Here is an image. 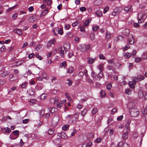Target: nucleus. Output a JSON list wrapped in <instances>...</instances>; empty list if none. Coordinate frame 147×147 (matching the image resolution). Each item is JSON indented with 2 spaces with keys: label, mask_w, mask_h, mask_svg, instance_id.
Wrapping results in <instances>:
<instances>
[{
  "label": "nucleus",
  "mask_w": 147,
  "mask_h": 147,
  "mask_svg": "<svg viewBox=\"0 0 147 147\" xmlns=\"http://www.w3.org/2000/svg\"><path fill=\"white\" fill-rule=\"evenodd\" d=\"M99 57L100 58V59H102L103 60H104L105 59V58L104 57V56L101 54H100L99 55Z\"/></svg>",
  "instance_id": "64"
},
{
  "label": "nucleus",
  "mask_w": 147,
  "mask_h": 147,
  "mask_svg": "<svg viewBox=\"0 0 147 147\" xmlns=\"http://www.w3.org/2000/svg\"><path fill=\"white\" fill-rule=\"evenodd\" d=\"M138 81H141L142 80H144L145 78V77L144 76L142 75L138 76Z\"/></svg>",
  "instance_id": "46"
},
{
  "label": "nucleus",
  "mask_w": 147,
  "mask_h": 147,
  "mask_svg": "<svg viewBox=\"0 0 147 147\" xmlns=\"http://www.w3.org/2000/svg\"><path fill=\"white\" fill-rule=\"evenodd\" d=\"M55 108L53 107H50L49 108V112L50 113H53L55 112Z\"/></svg>",
  "instance_id": "36"
},
{
  "label": "nucleus",
  "mask_w": 147,
  "mask_h": 147,
  "mask_svg": "<svg viewBox=\"0 0 147 147\" xmlns=\"http://www.w3.org/2000/svg\"><path fill=\"white\" fill-rule=\"evenodd\" d=\"M48 9L47 8H46L41 13L40 16L41 17L45 16L47 14L49 11H48Z\"/></svg>",
  "instance_id": "19"
},
{
  "label": "nucleus",
  "mask_w": 147,
  "mask_h": 147,
  "mask_svg": "<svg viewBox=\"0 0 147 147\" xmlns=\"http://www.w3.org/2000/svg\"><path fill=\"white\" fill-rule=\"evenodd\" d=\"M102 140L101 138H98L96 139L95 140L94 142L97 143H99Z\"/></svg>",
  "instance_id": "48"
},
{
  "label": "nucleus",
  "mask_w": 147,
  "mask_h": 147,
  "mask_svg": "<svg viewBox=\"0 0 147 147\" xmlns=\"http://www.w3.org/2000/svg\"><path fill=\"white\" fill-rule=\"evenodd\" d=\"M79 114L80 113L79 112H77L73 116L71 117V119L72 120L74 118H75V121H76L78 119V116Z\"/></svg>",
  "instance_id": "20"
},
{
  "label": "nucleus",
  "mask_w": 147,
  "mask_h": 147,
  "mask_svg": "<svg viewBox=\"0 0 147 147\" xmlns=\"http://www.w3.org/2000/svg\"><path fill=\"white\" fill-rule=\"evenodd\" d=\"M57 135L63 139H65L67 138V136L64 132L58 133Z\"/></svg>",
  "instance_id": "7"
},
{
  "label": "nucleus",
  "mask_w": 147,
  "mask_h": 147,
  "mask_svg": "<svg viewBox=\"0 0 147 147\" xmlns=\"http://www.w3.org/2000/svg\"><path fill=\"white\" fill-rule=\"evenodd\" d=\"M102 3L101 0H96L94 1V4L95 6H98L100 5Z\"/></svg>",
  "instance_id": "21"
},
{
  "label": "nucleus",
  "mask_w": 147,
  "mask_h": 147,
  "mask_svg": "<svg viewBox=\"0 0 147 147\" xmlns=\"http://www.w3.org/2000/svg\"><path fill=\"white\" fill-rule=\"evenodd\" d=\"M122 10V8L121 7H118L115 8L112 13V15L115 16L118 15Z\"/></svg>",
  "instance_id": "4"
},
{
  "label": "nucleus",
  "mask_w": 147,
  "mask_h": 147,
  "mask_svg": "<svg viewBox=\"0 0 147 147\" xmlns=\"http://www.w3.org/2000/svg\"><path fill=\"white\" fill-rule=\"evenodd\" d=\"M4 130L5 131L6 133H9L11 131V130L10 129V128H9L8 127H5L4 128Z\"/></svg>",
  "instance_id": "45"
},
{
  "label": "nucleus",
  "mask_w": 147,
  "mask_h": 147,
  "mask_svg": "<svg viewBox=\"0 0 147 147\" xmlns=\"http://www.w3.org/2000/svg\"><path fill=\"white\" fill-rule=\"evenodd\" d=\"M19 131L18 130L13 131L10 134L9 137L11 140L16 139L19 136Z\"/></svg>",
  "instance_id": "2"
},
{
  "label": "nucleus",
  "mask_w": 147,
  "mask_h": 147,
  "mask_svg": "<svg viewBox=\"0 0 147 147\" xmlns=\"http://www.w3.org/2000/svg\"><path fill=\"white\" fill-rule=\"evenodd\" d=\"M92 77V78L93 80L94 81H95L96 79V76L97 75L94 72H92V74H91Z\"/></svg>",
  "instance_id": "30"
},
{
  "label": "nucleus",
  "mask_w": 147,
  "mask_h": 147,
  "mask_svg": "<svg viewBox=\"0 0 147 147\" xmlns=\"http://www.w3.org/2000/svg\"><path fill=\"white\" fill-rule=\"evenodd\" d=\"M85 45H82L80 46V50L81 51L83 52L84 51L86 50V49L85 48Z\"/></svg>",
  "instance_id": "28"
},
{
  "label": "nucleus",
  "mask_w": 147,
  "mask_h": 147,
  "mask_svg": "<svg viewBox=\"0 0 147 147\" xmlns=\"http://www.w3.org/2000/svg\"><path fill=\"white\" fill-rule=\"evenodd\" d=\"M123 33L125 35L127 36L129 34V31L128 29H126L124 30Z\"/></svg>",
  "instance_id": "38"
},
{
  "label": "nucleus",
  "mask_w": 147,
  "mask_h": 147,
  "mask_svg": "<svg viewBox=\"0 0 147 147\" xmlns=\"http://www.w3.org/2000/svg\"><path fill=\"white\" fill-rule=\"evenodd\" d=\"M96 59V58L93 59L90 57H88V61L89 64H92Z\"/></svg>",
  "instance_id": "17"
},
{
  "label": "nucleus",
  "mask_w": 147,
  "mask_h": 147,
  "mask_svg": "<svg viewBox=\"0 0 147 147\" xmlns=\"http://www.w3.org/2000/svg\"><path fill=\"white\" fill-rule=\"evenodd\" d=\"M35 57L40 60H41L42 59V57L38 54H36Z\"/></svg>",
  "instance_id": "63"
},
{
  "label": "nucleus",
  "mask_w": 147,
  "mask_h": 147,
  "mask_svg": "<svg viewBox=\"0 0 147 147\" xmlns=\"http://www.w3.org/2000/svg\"><path fill=\"white\" fill-rule=\"evenodd\" d=\"M111 84L110 83L107 84L106 86L108 90H110L111 89Z\"/></svg>",
  "instance_id": "52"
},
{
  "label": "nucleus",
  "mask_w": 147,
  "mask_h": 147,
  "mask_svg": "<svg viewBox=\"0 0 147 147\" xmlns=\"http://www.w3.org/2000/svg\"><path fill=\"white\" fill-rule=\"evenodd\" d=\"M36 20V17L35 16H32L29 18V20L30 22H33Z\"/></svg>",
  "instance_id": "23"
},
{
  "label": "nucleus",
  "mask_w": 147,
  "mask_h": 147,
  "mask_svg": "<svg viewBox=\"0 0 147 147\" xmlns=\"http://www.w3.org/2000/svg\"><path fill=\"white\" fill-rule=\"evenodd\" d=\"M42 47V46L40 45H37L35 48L36 51H38Z\"/></svg>",
  "instance_id": "57"
},
{
  "label": "nucleus",
  "mask_w": 147,
  "mask_h": 147,
  "mask_svg": "<svg viewBox=\"0 0 147 147\" xmlns=\"http://www.w3.org/2000/svg\"><path fill=\"white\" fill-rule=\"evenodd\" d=\"M58 27H55L53 29V31L54 34L55 35H57L58 34L57 33V32H58Z\"/></svg>",
  "instance_id": "27"
},
{
  "label": "nucleus",
  "mask_w": 147,
  "mask_h": 147,
  "mask_svg": "<svg viewBox=\"0 0 147 147\" xmlns=\"http://www.w3.org/2000/svg\"><path fill=\"white\" fill-rule=\"evenodd\" d=\"M90 21H91V20ZM89 23L90 21L87 20L84 23L83 25H80L79 27L80 29V31L83 32H85V28L88 27L89 26Z\"/></svg>",
  "instance_id": "1"
},
{
  "label": "nucleus",
  "mask_w": 147,
  "mask_h": 147,
  "mask_svg": "<svg viewBox=\"0 0 147 147\" xmlns=\"http://www.w3.org/2000/svg\"><path fill=\"white\" fill-rule=\"evenodd\" d=\"M124 10L127 13L131 12L132 11V7L130 5L126 6L124 8Z\"/></svg>",
  "instance_id": "8"
},
{
  "label": "nucleus",
  "mask_w": 147,
  "mask_h": 147,
  "mask_svg": "<svg viewBox=\"0 0 147 147\" xmlns=\"http://www.w3.org/2000/svg\"><path fill=\"white\" fill-rule=\"evenodd\" d=\"M69 126L68 125H65L63 126L62 129L64 131H65L68 129Z\"/></svg>",
  "instance_id": "41"
},
{
  "label": "nucleus",
  "mask_w": 147,
  "mask_h": 147,
  "mask_svg": "<svg viewBox=\"0 0 147 147\" xmlns=\"http://www.w3.org/2000/svg\"><path fill=\"white\" fill-rule=\"evenodd\" d=\"M65 95L66 98H67L68 100H70L71 98L69 96V94L67 92L65 93Z\"/></svg>",
  "instance_id": "60"
},
{
  "label": "nucleus",
  "mask_w": 147,
  "mask_h": 147,
  "mask_svg": "<svg viewBox=\"0 0 147 147\" xmlns=\"http://www.w3.org/2000/svg\"><path fill=\"white\" fill-rule=\"evenodd\" d=\"M98 68L100 71H102L103 68V65H98Z\"/></svg>",
  "instance_id": "58"
},
{
  "label": "nucleus",
  "mask_w": 147,
  "mask_h": 147,
  "mask_svg": "<svg viewBox=\"0 0 147 147\" xmlns=\"http://www.w3.org/2000/svg\"><path fill=\"white\" fill-rule=\"evenodd\" d=\"M108 62L109 64H114V61L113 59H109L108 61Z\"/></svg>",
  "instance_id": "62"
},
{
  "label": "nucleus",
  "mask_w": 147,
  "mask_h": 147,
  "mask_svg": "<svg viewBox=\"0 0 147 147\" xmlns=\"http://www.w3.org/2000/svg\"><path fill=\"white\" fill-rule=\"evenodd\" d=\"M59 121V119L57 117H54L53 118L52 120V123L55 124Z\"/></svg>",
  "instance_id": "22"
},
{
  "label": "nucleus",
  "mask_w": 147,
  "mask_h": 147,
  "mask_svg": "<svg viewBox=\"0 0 147 147\" xmlns=\"http://www.w3.org/2000/svg\"><path fill=\"white\" fill-rule=\"evenodd\" d=\"M67 65V63L66 61H63L62 63L60 64L59 67L62 68L63 67H65Z\"/></svg>",
  "instance_id": "26"
},
{
  "label": "nucleus",
  "mask_w": 147,
  "mask_h": 147,
  "mask_svg": "<svg viewBox=\"0 0 147 147\" xmlns=\"http://www.w3.org/2000/svg\"><path fill=\"white\" fill-rule=\"evenodd\" d=\"M9 74V72L7 71H5L2 73V76L3 77H5L6 76H8Z\"/></svg>",
  "instance_id": "37"
},
{
  "label": "nucleus",
  "mask_w": 147,
  "mask_h": 147,
  "mask_svg": "<svg viewBox=\"0 0 147 147\" xmlns=\"http://www.w3.org/2000/svg\"><path fill=\"white\" fill-rule=\"evenodd\" d=\"M60 54L61 56H63L64 54V51L62 50V47L60 48Z\"/></svg>",
  "instance_id": "61"
},
{
  "label": "nucleus",
  "mask_w": 147,
  "mask_h": 147,
  "mask_svg": "<svg viewBox=\"0 0 147 147\" xmlns=\"http://www.w3.org/2000/svg\"><path fill=\"white\" fill-rule=\"evenodd\" d=\"M100 97H102L104 96H105V92L103 90H101L100 92Z\"/></svg>",
  "instance_id": "50"
},
{
  "label": "nucleus",
  "mask_w": 147,
  "mask_h": 147,
  "mask_svg": "<svg viewBox=\"0 0 147 147\" xmlns=\"http://www.w3.org/2000/svg\"><path fill=\"white\" fill-rule=\"evenodd\" d=\"M47 97L46 94H42L40 95V98L41 99L43 100Z\"/></svg>",
  "instance_id": "54"
},
{
  "label": "nucleus",
  "mask_w": 147,
  "mask_h": 147,
  "mask_svg": "<svg viewBox=\"0 0 147 147\" xmlns=\"http://www.w3.org/2000/svg\"><path fill=\"white\" fill-rule=\"evenodd\" d=\"M73 71L74 68L72 67H70L69 68L67 71L68 73H71L73 72Z\"/></svg>",
  "instance_id": "55"
},
{
  "label": "nucleus",
  "mask_w": 147,
  "mask_h": 147,
  "mask_svg": "<svg viewBox=\"0 0 147 147\" xmlns=\"http://www.w3.org/2000/svg\"><path fill=\"white\" fill-rule=\"evenodd\" d=\"M28 84L26 82L22 83L21 85V88L22 89H26L27 86Z\"/></svg>",
  "instance_id": "31"
},
{
  "label": "nucleus",
  "mask_w": 147,
  "mask_h": 147,
  "mask_svg": "<svg viewBox=\"0 0 147 147\" xmlns=\"http://www.w3.org/2000/svg\"><path fill=\"white\" fill-rule=\"evenodd\" d=\"M123 37L121 36H119L116 38V39L115 40V41L117 42V41H119L122 40L123 39Z\"/></svg>",
  "instance_id": "35"
},
{
  "label": "nucleus",
  "mask_w": 147,
  "mask_h": 147,
  "mask_svg": "<svg viewBox=\"0 0 147 147\" xmlns=\"http://www.w3.org/2000/svg\"><path fill=\"white\" fill-rule=\"evenodd\" d=\"M78 21H77L74 23H73L72 25L73 27H75L77 26H78Z\"/></svg>",
  "instance_id": "56"
},
{
  "label": "nucleus",
  "mask_w": 147,
  "mask_h": 147,
  "mask_svg": "<svg viewBox=\"0 0 147 147\" xmlns=\"http://www.w3.org/2000/svg\"><path fill=\"white\" fill-rule=\"evenodd\" d=\"M99 28V26H93L92 27V30L94 31H96Z\"/></svg>",
  "instance_id": "42"
},
{
  "label": "nucleus",
  "mask_w": 147,
  "mask_h": 147,
  "mask_svg": "<svg viewBox=\"0 0 147 147\" xmlns=\"http://www.w3.org/2000/svg\"><path fill=\"white\" fill-rule=\"evenodd\" d=\"M92 144V143L91 142H85L82 144V147H90Z\"/></svg>",
  "instance_id": "12"
},
{
  "label": "nucleus",
  "mask_w": 147,
  "mask_h": 147,
  "mask_svg": "<svg viewBox=\"0 0 147 147\" xmlns=\"http://www.w3.org/2000/svg\"><path fill=\"white\" fill-rule=\"evenodd\" d=\"M131 122L130 120L127 121L125 124V127L127 129V131H129L130 130V127L129 125Z\"/></svg>",
  "instance_id": "13"
},
{
  "label": "nucleus",
  "mask_w": 147,
  "mask_h": 147,
  "mask_svg": "<svg viewBox=\"0 0 147 147\" xmlns=\"http://www.w3.org/2000/svg\"><path fill=\"white\" fill-rule=\"evenodd\" d=\"M132 81H129V86L131 89L134 88V85L136 84V82L138 81V78L134 77L132 78Z\"/></svg>",
  "instance_id": "3"
},
{
  "label": "nucleus",
  "mask_w": 147,
  "mask_h": 147,
  "mask_svg": "<svg viewBox=\"0 0 147 147\" xmlns=\"http://www.w3.org/2000/svg\"><path fill=\"white\" fill-rule=\"evenodd\" d=\"M95 14L98 17H100L102 16V11L100 10H98L95 12Z\"/></svg>",
  "instance_id": "18"
},
{
  "label": "nucleus",
  "mask_w": 147,
  "mask_h": 147,
  "mask_svg": "<svg viewBox=\"0 0 147 147\" xmlns=\"http://www.w3.org/2000/svg\"><path fill=\"white\" fill-rule=\"evenodd\" d=\"M13 32L16 33L20 35H21L22 34V32L21 31V30L19 28H16L14 29Z\"/></svg>",
  "instance_id": "16"
},
{
  "label": "nucleus",
  "mask_w": 147,
  "mask_h": 147,
  "mask_svg": "<svg viewBox=\"0 0 147 147\" xmlns=\"http://www.w3.org/2000/svg\"><path fill=\"white\" fill-rule=\"evenodd\" d=\"M111 37V33L110 32H108L107 31H106L105 39L106 40H108Z\"/></svg>",
  "instance_id": "24"
},
{
  "label": "nucleus",
  "mask_w": 147,
  "mask_h": 147,
  "mask_svg": "<svg viewBox=\"0 0 147 147\" xmlns=\"http://www.w3.org/2000/svg\"><path fill=\"white\" fill-rule=\"evenodd\" d=\"M58 98L57 96H56L55 98L51 97L50 99V102L52 103H55L56 102L58 101Z\"/></svg>",
  "instance_id": "11"
},
{
  "label": "nucleus",
  "mask_w": 147,
  "mask_h": 147,
  "mask_svg": "<svg viewBox=\"0 0 147 147\" xmlns=\"http://www.w3.org/2000/svg\"><path fill=\"white\" fill-rule=\"evenodd\" d=\"M63 48L65 51H69L70 49V45L69 43H66L64 44Z\"/></svg>",
  "instance_id": "9"
},
{
  "label": "nucleus",
  "mask_w": 147,
  "mask_h": 147,
  "mask_svg": "<svg viewBox=\"0 0 147 147\" xmlns=\"http://www.w3.org/2000/svg\"><path fill=\"white\" fill-rule=\"evenodd\" d=\"M144 87V86H142L141 87L140 86V90L139 92H138V96H139L140 98H142L143 96L144 93L143 90Z\"/></svg>",
  "instance_id": "6"
},
{
  "label": "nucleus",
  "mask_w": 147,
  "mask_h": 147,
  "mask_svg": "<svg viewBox=\"0 0 147 147\" xmlns=\"http://www.w3.org/2000/svg\"><path fill=\"white\" fill-rule=\"evenodd\" d=\"M130 48V45L129 44H127L126 45L125 47L123 48V52L126 51L128 49Z\"/></svg>",
  "instance_id": "32"
},
{
  "label": "nucleus",
  "mask_w": 147,
  "mask_h": 147,
  "mask_svg": "<svg viewBox=\"0 0 147 147\" xmlns=\"http://www.w3.org/2000/svg\"><path fill=\"white\" fill-rule=\"evenodd\" d=\"M87 112V110L86 109H84L81 112V115L83 116H84L85 115V114H86Z\"/></svg>",
  "instance_id": "40"
},
{
  "label": "nucleus",
  "mask_w": 147,
  "mask_h": 147,
  "mask_svg": "<svg viewBox=\"0 0 147 147\" xmlns=\"http://www.w3.org/2000/svg\"><path fill=\"white\" fill-rule=\"evenodd\" d=\"M63 29L62 28H60L59 29V28H58V33L59 34L62 35L63 34Z\"/></svg>",
  "instance_id": "39"
},
{
  "label": "nucleus",
  "mask_w": 147,
  "mask_h": 147,
  "mask_svg": "<svg viewBox=\"0 0 147 147\" xmlns=\"http://www.w3.org/2000/svg\"><path fill=\"white\" fill-rule=\"evenodd\" d=\"M122 147H129V145L127 142L123 143L122 142Z\"/></svg>",
  "instance_id": "43"
},
{
  "label": "nucleus",
  "mask_w": 147,
  "mask_h": 147,
  "mask_svg": "<svg viewBox=\"0 0 147 147\" xmlns=\"http://www.w3.org/2000/svg\"><path fill=\"white\" fill-rule=\"evenodd\" d=\"M87 82L89 84H91L93 82V80L90 78H88L86 79Z\"/></svg>",
  "instance_id": "47"
},
{
  "label": "nucleus",
  "mask_w": 147,
  "mask_h": 147,
  "mask_svg": "<svg viewBox=\"0 0 147 147\" xmlns=\"http://www.w3.org/2000/svg\"><path fill=\"white\" fill-rule=\"evenodd\" d=\"M103 76V72L102 71H100L97 75V78H98L99 80L102 78Z\"/></svg>",
  "instance_id": "29"
},
{
  "label": "nucleus",
  "mask_w": 147,
  "mask_h": 147,
  "mask_svg": "<svg viewBox=\"0 0 147 147\" xmlns=\"http://www.w3.org/2000/svg\"><path fill=\"white\" fill-rule=\"evenodd\" d=\"M90 38L92 40H94L95 39V35L93 32H92L90 33Z\"/></svg>",
  "instance_id": "34"
},
{
  "label": "nucleus",
  "mask_w": 147,
  "mask_h": 147,
  "mask_svg": "<svg viewBox=\"0 0 147 147\" xmlns=\"http://www.w3.org/2000/svg\"><path fill=\"white\" fill-rule=\"evenodd\" d=\"M97 112V109L96 108H93L92 111V114H95Z\"/></svg>",
  "instance_id": "44"
},
{
  "label": "nucleus",
  "mask_w": 147,
  "mask_h": 147,
  "mask_svg": "<svg viewBox=\"0 0 147 147\" xmlns=\"http://www.w3.org/2000/svg\"><path fill=\"white\" fill-rule=\"evenodd\" d=\"M66 100H63L58 102L57 105V107L58 108H60L63 105H65L66 104Z\"/></svg>",
  "instance_id": "10"
},
{
  "label": "nucleus",
  "mask_w": 147,
  "mask_h": 147,
  "mask_svg": "<svg viewBox=\"0 0 147 147\" xmlns=\"http://www.w3.org/2000/svg\"><path fill=\"white\" fill-rule=\"evenodd\" d=\"M142 58L144 59H146L147 58V53H144L142 55Z\"/></svg>",
  "instance_id": "51"
},
{
  "label": "nucleus",
  "mask_w": 147,
  "mask_h": 147,
  "mask_svg": "<svg viewBox=\"0 0 147 147\" xmlns=\"http://www.w3.org/2000/svg\"><path fill=\"white\" fill-rule=\"evenodd\" d=\"M128 137V132H124L122 135V138L123 139L126 140Z\"/></svg>",
  "instance_id": "25"
},
{
  "label": "nucleus",
  "mask_w": 147,
  "mask_h": 147,
  "mask_svg": "<svg viewBox=\"0 0 147 147\" xmlns=\"http://www.w3.org/2000/svg\"><path fill=\"white\" fill-rule=\"evenodd\" d=\"M42 78H44L45 80H47V74L45 72H42Z\"/></svg>",
  "instance_id": "33"
},
{
  "label": "nucleus",
  "mask_w": 147,
  "mask_h": 147,
  "mask_svg": "<svg viewBox=\"0 0 147 147\" xmlns=\"http://www.w3.org/2000/svg\"><path fill=\"white\" fill-rule=\"evenodd\" d=\"M125 93L128 95L130 94L131 93V90L129 89H126L125 90Z\"/></svg>",
  "instance_id": "49"
},
{
  "label": "nucleus",
  "mask_w": 147,
  "mask_h": 147,
  "mask_svg": "<svg viewBox=\"0 0 147 147\" xmlns=\"http://www.w3.org/2000/svg\"><path fill=\"white\" fill-rule=\"evenodd\" d=\"M54 130L52 129H50L48 131V133L49 135H51L53 134Z\"/></svg>",
  "instance_id": "53"
},
{
  "label": "nucleus",
  "mask_w": 147,
  "mask_h": 147,
  "mask_svg": "<svg viewBox=\"0 0 147 147\" xmlns=\"http://www.w3.org/2000/svg\"><path fill=\"white\" fill-rule=\"evenodd\" d=\"M123 55L125 58L128 59L131 56V54L128 52H124L123 53Z\"/></svg>",
  "instance_id": "15"
},
{
  "label": "nucleus",
  "mask_w": 147,
  "mask_h": 147,
  "mask_svg": "<svg viewBox=\"0 0 147 147\" xmlns=\"http://www.w3.org/2000/svg\"><path fill=\"white\" fill-rule=\"evenodd\" d=\"M128 40L130 44H132L134 42V39L132 35H129L128 37Z\"/></svg>",
  "instance_id": "14"
},
{
  "label": "nucleus",
  "mask_w": 147,
  "mask_h": 147,
  "mask_svg": "<svg viewBox=\"0 0 147 147\" xmlns=\"http://www.w3.org/2000/svg\"><path fill=\"white\" fill-rule=\"evenodd\" d=\"M80 10L82 12L85 11L86 10V8L85 7H81L80 8Z\"/></svg>",
  "instance_id": "59"
},
{
  "label": "nucleus",
  "mask_w": 147,
  "mask_h": 147,
  "mask_svg": "<svg viewBox=\"0 0 147 147\" xmlns=\"http://www.w3.org/2000/svg\"><path fill=\"white\" fill-rule=\"evenodd\" d=\"M138 110L136 109H135L134 108L132 109L130 111V114L133 117H137L138 116Z\"/></svg>",
  "instance_id": "5"
}]
</instances>
